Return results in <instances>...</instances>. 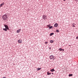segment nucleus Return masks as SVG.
Masks as SVG:
<instances>
[{
  "mask_svg": "<svg viewBox=\"0 0 78 78\" xmlns=\"http://www.w3.org/2000/svg\"><path fill=\"white\" fill-rule=\"evenodd\" d=\"M20 31H21V29H20L19 30H17V31H16V32L18 33H19V32H20Z\"/></svg>",
  "mask_w": 78,
  "mask_h": 78,
  "instance_id": "obj_7",
  "label": "nucleus"
},
{
  "mask_svg": "<svg viewBox=\"0 0 78 78\" xmlns=\"http://www.w3.org/2000/svg\"><path fill=\"white\" fill-rule=\"evenodd\" d=\"M50 26V24L47 25V27H49Z\"/></svg>",
  "mask_w": 78,
  "mask_h": 78,
  "instance_id": "obj_19",
  "label": "nucleus"
},
{
  "mask_svg": "<svg viewBox=\"0 0 78 78\" xmlns=\"http://www.w3.org/2000/svg\"><path fill=\"white\" fill-rule=\"evenodd\" d=\"M58 26V23H55L54 25L55 27H57Z\"/></svg>",
  "mask_w": 78,
  "mask_h": 78,
  "instance_id": "obj_5",
  "label": "nucleus"
},
{
  "mask_svg": "<svg viewBox=\"0 0 78 78\" xmlns=\"http://www.w3.org/2000/svg\"><path fill=\"white\" fill-rule=\"evenodd\" d=\"M47 44V42H45V44Z\"/></svg>",
  "mask_w": 78,
  "mask_h": 78,
  "instance_id": "obj_21",
  "label": "nucleus"
},
{
  "mask_svg": "<svg viewBox=\"0 0 78 78\" xmlns=\"http://www.w3.org/2000/svg\"><path fill=\"white\" fill-rule=\"evenodd\" d=\"M64 1H66V0H63Z\"/></svg>",
  "mask_w": 78,
  "mask_h": 78,
  "instance_id": "obj_23",
  "label": "nucleus"
},
{
  "mask_svg": "<svg viewBox=\"0 0 78 78\" xmlns=\"http://www.w3.org/2000/svg\"><path fill=\"white\" fill-rule=\"evenodd\" d=\"M53 34H54V33H51L50 34V36H52V35H53Z\"/></svg>",
  "mask_w": 78,
  "mask_h": 78,
  "instance_id": "obj_14",
  "label": "nucleus"
},
{
  "mask_svg": "<svg viewBox=\"0 0 78 78\" xmlns=\"http://www.w3.org/2000/svg\"><path fill=\"white\" fill-rule=\"evenodd\" d=\"M59 50H60V51H62V50H63V51H64V49H62V48H59Z\"/></svg>",
  "mask_w": 78,
  "mask_h": 78,
  "instance_id": "obj_8",
  "label": "nucleus"
},
{
  "mask_svg": "<svg viewBox=\"0 0 78 78\" xmlns=\"http://www.w3.org/2000/svg\"><path fill=\"white\" fill-rule=\"evenodd\" d=\"M18 43H19L20 44H21V43H22V40H18Z\"/></svg>",
  "mask_w": 78,
  "mask_h": 78,
  "instance_id": "obj_6",
  "label": "nucleus"
},
{
  "mask_svg": "<svg viewBox=\"0 0 78 78\" xmlns=\"http://www.w3.org/2000/svg\"><path fill=\"white\" fill-rule=\"evenodd\" d=\"M73 76V74H70L69 75V76L70 77V76Z\"/></svg>",
  "mask_w": 78,
  "mask_h": 78,
  "instance_id": "obj_10",
  "label": "nucleus"
},
{
  "mask_svg": "<svg viewBox=\"0 0 78 78\" xmlns=\"http://www.w3.org/2000/svg\"><path fill=\"white\" fill-rule=\"evenodd\" d=\"M4 5V3H2L0 5V7H2L3 5Z\"/></svg>",
  "mask_w": 78,
  "mask_h": 78,
  "instance_id": "obj_9",
  "label": "nucleus"
},
{
  "mask_svg": "<svg viewBox=\"0 0 78 78\" xmlns=\"http://www.w3.org/2000/svg\"><path fill=\"white\" fill-rule=\"evenodd\" d=\"M52 27H53L52 26L49 27V29H51V28H52Z\"/></svg>",
  "mask_w": 78,
  "mask_h": 78,
  "instance_id": "obj_16",
  "label": "nucleus"
},
{
  "mask_svg": "<svg viewBox=\"0 0 78 78\" xmlns=\"http://www.w3.org/2000/svg\"><path fill=\"white\" fill-rule=\"evenodd\" d=\"M76 39H78V37H76Z\"/></svg>",
  "mask_w": 78,
  "mask_h": 78,
  "instance_id": "obj_20",
  "label": "nucleus"
},
{
  "mask_svg": "<svg viewBox=\"0 0 78 78\" xmlns=\"http://www.w3.org/2000/svg\"><path fill=\"white\" fill-rule=\"evenodd\" d=\"M4 26L6 29H7V30H9V27L7 25H4Z\"/></svg>",
  "mask_w": 78,
  "mask_h": 78,
  "instance_id": "obj_3",
  "label": "nucleus"
},
{
  "mask_svg": "<svg viewBox=\"0 0 78 78\" xmlns=\"http://www.w3.org/2000/svg\"><path fill=\"white\" fill-rule=\"evenodd\" d=\"M43 18L44 20H45V19H47V17H46V16L45 15H43Z\"/></svg>",
  "mask_w": 78,
  "mask_h": 78,
  "instance_id": "obj_4",
  "label": "nucleus"
},
{
  "mask_svg": "<svg viewBox=\"0 0 78 78\" xmlns=\"http://www.w3.org/2000/svg\"><path fill=\"white\" fill-rule=\"evenodd\" d=\"M41 69V68H38L37 69V71Z\"/></svg>",
  "mask_w": 78,
  "mask_h": 78,
  "instance_id": "obj_11",
  "label": "nucleus"
},
{
  "mask_svg": "<svg viewBox=\"0 0 78 78\" xmlns=\"http://www.w3.org/2000/svg\"><path fill=\"white\" fill-rule=\"evenodd\" d=\"M56 31L57 33H59V30H56Z\"/></svg>",
  "mask_w": 78,
  "mask_h": 78,
  "instance_id": "obj_17",
  "label": "nucleus"
},
{
  "mask_svg": "<svg viewBox=\"0 0 78 78\" xmlns=\"http://www.w3.org/2000/svg\"><path fill=\"white\" fill-rule=\"evenodd\" d=\"M3 30H4V31H7V29L6 28H3Z\"/></svg>",
  "mask_w": 78,
  "mask_h": 78,
  "instance_id": "obj_12",
  "label": "nucleus"
},
{
  "mask_svg": "<svg viewBox=\"0 0 78 78\" xmlns=\"http://www.w3.org/2000/svg\"><path fill=\"white\" fill-rule=\"evenodd\" d=\"M49 58L50 59H52V60H54L55 58H54V56L53 55H51L49 56Z\"/></svg>",
  "mask_w": 78,
  "mask_h": 78,
  "instance_id": "obj_2",
  "label": "nucleus"
},
{
  "mask_svg": "<svg viewBox=\"0 0 78 78\" xmlns=\"http://www.w3.org/2000/svg\"><path fill=\"white\" fill-rule=\"evenodd\" d=\"M73 27H75V26H73Z\"/></svg>",
  "mask_w": 78,
  "mask_h": 78,
  "instance_id": "obj_22",
  "label": "nucleus"
},
{
  "mask_svg": "<svg viewBox=\"0 0 78 78\" xmlns=\"http://www.w3.org/2000/svg\"><path fill=\"white\" fill-rule=\"evenodd\" d=\"M51 72H54L55 71V69H52L51 70Z\"/></svg>",
  "mask_w": 78,
  "mask_h": 78,
  "instance_id": "obj_15",
  "label": "nucleus"
},
{
  "mask_svg": "<svg viewBox=\"0 0 78 78\" xmlns=\"http://www.w3.org/2000/svg\"><path fill=\"white\" fill-rule=\"evenodd\" d=\"M3 20H6L8 19V15L6 14L2 16Z\"/></svg>",
  "mask_w": 78,
  "mask_h": 78,
  "instance_id": "obj_1",
  "label": "nucleus"
},
{
  "mask_svg": "<svg viewBox=\"0 0 78 78\" xmlns=\"http://www.w3.org/2000/svg\"><path fill=\"white\" fill-rule=\"evenodd\" d=\"M47 75H51V73H49V72H47Z\"/></svg>",
  "mask_w": 78,
  "mask_h": 78,
  "instance_id": "obj_13",
  "label": "nucleus"
},
{
  "mask_svg": "<svg viewBox=\"0 0 78 78\" xmlns=\"http://www.w3.org/2000/svg\"><path fill=\"white\" fill-rule=\"evenodd\" d=\"M53 41H50V42H51V43H53Z\"/></svg>",
  "mask_w": 78,
  "mask_h": 78,
  "instance_id": "obj_18",
  "label": "nucleus"
}]
</instances>
